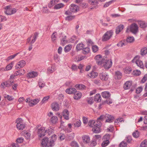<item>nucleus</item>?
Here are the masks:
<instances>
[{
    "label": "nucleus",
    "mask_w": 147,
    "mask_h": 147,
    "mask_svg": "<svg viewBox=\"0 0 147 147\" xmlns=\"http://www.w3.org/2000/svg\"><path fill=\"white\" fill-rule=\"evenodd\" d=\"M104 119H106V122L110 123L113 121L114 118L112 116L107 114L105 115H101L97 118L96 121L94 120L90 121L88 125L90 127H93L92 130L95 133H98L101 130L100 127L102 123L100 120H102Z\"/></svg>",
    "instance_id": "nucleus-1"
},
{
    "label": "nucleus",
    "mask_w": 147,
    "mask_h": 147,
    "mask_svg": "<svg viewBox=\"0 0 147 147\" xmlns=\"http://www.w3.org/2000/svg\"><path fill=\"white\" fill-rule=\"evenodd\" d=\"M57 137L56 135L54 134L49 138L45 137L42 140L41 143L42 146V147H51L54 145Z\"/></svg>",
    "instance_id": "nucleus-2"
},
{
    "label": "nucleus",
    "mask_w": 147,
    "mask_h": 147,
    "mask_svg": "<svg viewBox=\"0 0 147 147\" xmlns=\"http://www.w3.org/2000/svg\"><path fill=\"white\" fill-rule=\"evenodd\" d=\"M5 9H6L5 12L7 15L13 14L15 13L17 11L16 9L12 8L10 5L5 6Z\"/></svg>",
    "instance_id": "nucleus-3"
},
{
    "label": "nucleus",
    "mask_w": 147,
    "mask_h": 147,
    "mask_svg": "<svg viewBox=\"0 0 147 147\" xmlns=\"http://www.w3.org/2000/svg\"><path fill=\"white\" fill-rule=\"evenodd\" d=\"M131 61L133 63H135L137 66L140 68H143L144 65L142 61L139 59L138 56L135 57Z\"/></svg>",
    "instance_id": "nucleus-4"
},
{
    "label": "nucleus",
    "mask_w": 147,
    "mask_h": 147,
    "mask_svg": "<svg viewBox=\"0 0 147 147\" xmlns=\"http://www.w3.org/2000/svg\"><path fill=\"white\" fill-rule=\"evenodd\" d=\"M16 127L17 129L18 130H22L25 127L23 120L21 118H18L16 121Z\"/></svg>",
    "instance_id": "nucleus-5"
},
{
    "label": "nucleus",
    "mask_w": 147,
    "mask_h": 147,
    "mask_svg": "<svg viewBox=\"0 0 147 147\" xmlns=\"http://www.w3.org/2000/svg\"><path fill=\"white\" fill-rule=\"evenodd\" d=\"M113 33V32L112 30L107 31L103 36L102 38V40L105 41L109 39L112 36Z\"/></svg>",
    "instance_id": "nucleus-6"
},
{
    "label": "nucleus",
    "mask_w": 147,
    "mask_h": 147,
    "mask_svg": "<svg viewBox=\"0 0 147 147\" xmlns=\"http://www.w3.org/2000/svg\"><path fill=\"white\" fill-rule=\"evenodd\" d=\"M105 0H89L88 2L90 5L93 6L92 7L90 8V9H92L94 8H96V5H97V4H98L99 2H104Z\"/></svg>",
    "instance_id": "nucleus-7"
},
{
    "label": "nucleus",
    "mask_w": 147,
    "mask_h": 147,
    "mask_svg": "<svg viewBox=\"0 0 147 147\" xmlns=\"http://www.w3.org/2000/svg\"><path fill=\"white\" fill-rule=\"evenodd\" d=\"M48 115L50 117V121L53 124H55L57 122L58 119L57 117L55 116H53V113L51 112H50Z\"/></svg>",
    "instance_id": "nucleus-8"
},
{
    "label": "nucleus",
    "mask_w": 147,
    "mask_h": 147,
    "mask_svg": "<svg viewBox=\"0 0 147 147\" xmlns=\"http://www.w3.org/2000/svg\"><path fill=\"white\" fill-rule=\"evenodd\" d=\"M46 131L47 130L45 129L44 127H42L39 129L37 132L38 136L40 137H41L44 136Z\"/></svg>",
    "instance_id": "nucleus-9"
},
{
    "label": "nucleus",
    "mask_w": 147,
    "mask_h": 147,
    "mask_svg": "<svg viewBox=\"0 0 147 147\" xmlns=\"http://www.w3.org/2000/svg\"><path fill=\"white\" fill-rule=\"evenodd\" d=\"M26 64V62L24 60H21L16 65V68L19 69L24 66Z\"/></svg>",
    "instance_id": "nucleus-10"
},
{
    "label": "nucleus",
    "mask_w": 147,
    "mask_h": 147,
    "mask_svg": "<svg viewBox=\"0 0 147 147\" xmlns=\"http://www.w3.org/2000/svg\"><path fill=\"white\" fill-rule=\"evenodd\" d=\"M138 27L137 25L134 23L131 24L130 27V30L132 33L136 34L138 31Z\"/></svg>",
    "instance_id": "nucleus-11"
},
{
    "label": "nucleus",
    "mask_w": 147,
    "mask_h": 147,
    "mask_svg": "<svg viewBox=\"0 0 147 147\" xmlns=\"http://www.w3.org/2000/svg\"><path fill=\"white\" fill-rule=\"evenodd\" d=\"M110 136L109 135H105L104 136V138L105 139H106V140L103 141L101 144V146L103 147H105L109 144V141L108 140L110 138Z\"/></svg>",
    "instance_id": "nucleus-12"
},
{
    "label": "nucleus",
    "mask_w": 147,
    "mask_h": 147,
    "mask_svg": "<svg viewBox=\"0 0 147 147\" xmlns=\"http://www.w3.org/2000/svg\"><path fill=\"white\" fill-rule=\"evenodd\" d=\"M98 75V73L94 71H91L87 75V77L89 78H96Z\"/></svg>",
    "instance_id": "nucleus-13"
},
{
    "label": "nucleus",
    "mask_w": 147,
    "mask_h": 147,
    "mask_svg": "<svg viewBox=\"0 0 147 147\" xmlns=\"http://www.w3.org/2000/svg\"><path fill=\"white\" fill-rule=\"evenodd\" d=\"M99 76L100 79L102 80H107L109 78V75L106 73H101Z\"/></svg>",
    "instance_id": "nucleus-14"
},
{
    "label": "nucleus",
    "mask_w": 147,
    "mask_h": 147,
    "mask_svg": "<svg viewBox=\"0 0 147 147\" xmlns=\"http://www.w3.org/2000/svg\"><path fill=\"white\" fill-rule=\"evenodd\" d=\"M51 108L53 111H58L59 109V104L57 102H54L51 104Z\"/></svg>",
    "instance_id": "nucleus-15"
},
{
    "label": "nucleus",
    "mask_w": 147,
    "mask_h": 147,
    "mask_svg": "<svg viewBox=\"0 0 147 147\" xmlns=\"http://www.w3.org/2000/svg\"><path fill=\"white\" fill-rule=\"evenodd\" d=\"M70 9L72 12H76L79 10V7L76 5L72 4L70 6Z\"/></svg>",
    "instance_id": "nucleus-16"
},
{
    "label": "nucleus",
    "mask_w": 147,
    "mask_h": 147,
    "mask_svg": "<svg viewBox=\"0 0 147 147\" xmlns=\"http://www.w3.org/2000/svg\"><path fill=\"white\" fill-rule=\"evenodd\" d=\"M122 76V74L119 71H117L115 72L114 78L115 80H120Z\"/></svg>",
    "instance_id": "nucleus-17"
},
{
    "label": "nucleus",
    "mask_w": 147,
    "mask_h": 147,
    "mask_svg": "<svg viewBox=\"0 0 147 147\" xmlns=\"http://www.w3.org/2000/svg\"><path fill=\"white\" fill-rule=\"evenodd\" d=\"M38 73L34 71H32L29 72L27 76V77L28 78H34L37 76Z\"/></svg>",
    "instance_id": "nucleus-18"
},
{
    "label": "nucleus",
    "mask_w": 147,
    "mask_h": 147,
    "mask_svg": "<svg viewBox=\"0 0 147 147\" xmlns=\"http://www.w3.org/2000/svg\"><path fill=\"white\" fill-rule=\"evenodd\" d=\"M69 111L67 109H65L63 111V115L65 119L66 120H68L69 119Z\"/></svg>",
    "instance_id": "nucleus-19"
},
{
    "label": "nucleus",
    "mask_w": 147,
    "mask_h": 147,
    "mask_svg": "<svg viewBox=\"0 0 147 147\" xmlns=\"http://www.w3.org/2000/svg\"><path fill=\"white\" fill-rule=\"evenodd\" d=\"M104 67L106 69H109L111 66L112 65V62L111 60H107L106 62L105 63Z\"/></svg>",
    "instance_id": "nucleus-20"
},
{
    "label": "nucleus",
    "mask_w": 147,
    "mask_h": 147,
    "mask_svg": "<svg viewBox=\"0 0 147 147\" xmlns=\"http://www.w3.org/2000/svg\"><path fill=\"white\" fill-rule=\"evenodd\" d=\"M124 28V26L122 24H120L116 28V34H119Z\"/></svg>",
    "instance_id": "nucleus-21"
},
{
    "label": "nucleus",
    "mask_w": 147,
    "mask_h": 147,
    "mask_svg": "<svg viewBox=\"0 0 147 147\" xmlns=\"http://www.w3.org/2000/svg\"><path fill=\"white\" fill-rule=\"evenodd\" d=\"M39 100L37 98L31 100L29 102V105L30 106H32L36 104L39 102Z\"/></svg>",
    "instance_id": "nucleus-22"
},
{
    "label": "nucleus",
    "mask_w": 147,
    "mask_h": 147,
    "mask_svg": "<svg viewBox=\"0 0 147 147\" xmlns=\"http://www.w3.org/2000/svg\"><path fill=\"white\" fill-rule=\"evenodd\" d=\"M101 95L103 98H106L107 99L110 98V94L109 92L105 91L102 93Z\"/></svg>",
    "instance_id": "nucleus-23"
},
{
    "label": "nucleus",
    "mask_w": 147,
    "mask_h": 147,
    "mask_svg": "<svg viewBox=\"0 0 147 147\" xmlns=\"http://www.w3.org/2000/svg\"><path fill=\"white\" fill-rule=\"evenodd\" d=\"M66 92L69 94H74L76 92V90L74 88H70L67 89L65 90Z\"/></svg>",
    "instance_id": "nucleus-24"
},
{
    "label": "nucleus",
    "mask_w": 147,
    "mask_h": 147,
    "mask_svg": "<svg viewBox=\"0 0 147 147\" xmlns=\"http://www.w3.org/2000/svg\"><path fill=\"white\" fill-rule=\"evenodd\" d=\"M82 96L81 93L79 92H76L74 93V97L75 99L77 100L80 98Z\"/></svg>",
    "instance_id": "nucleus-25"
},
{
    "label": "nucleus",
    "mask_w": 147,
    "mask_h": 147,
    "mask_svg": "<svg viewBox=\"0 0 147 147\" xmlns=\"http://www.w3.org/2000/svg\"><path fill=\"white\" fill-rule=\"evenodd\" d=\"M132 82L130 81L126 82L124 85V88L127 90L129 89L132 85Z\"/></svg>",
    "instance_id": "nucleus-26"
},
{
    "label": "nucleus",
    "mask_w": 147,
    "mask_h": 147,
    "mask_svg": "<svg viewBox=\"0 0 147 147\" xmlns=\"http://www.w3.org/2000/svg\"><path fill=\"white\" fill-rule=\"evenodd\" d=\"M74 136V134L72 133L67 134L66 137V139L67 141H70L73 140Z\"/></svg>",
    "instance_id": "nucleus-27"
},
{
    "label": "nucleus",
    "mask_w": 147,
    "mask_h": 147,
    "mask_svg": "<svg viewBox=\"0 0 147 147\" xmlns=\"http://www.w3.org/2000/svg\"><path fill=\"white\" fill-rule=\"evenodd\" d=\"M82 139L84 142L88 143L90 141V138L89 136L84 135L82 137Z\"/></svg>",
    "instance_id": "nucleus-28"
},
{
    "label": "nucleus",
    "mask_w": 147,
    "mask_h": 147,
    "mask_svg": "<svg viewBox=\"0 0 147 147\" xmlns=\"http://www.w3.org/2000/svg\"><path fill=\"white\" fill-rule=\"evenodd\" d=\"M127 44V42L126 40H124L119 42L117 44V46L119 47H122L123 46H125Z\"/></svg>",
    "instance_id": "nucleus-29"
},
{
    "label": "nucleus",
    "mask_w": 147,
    "mask_h": 147,
    "mask_svg": "<svg viewBox=\"0 0 147 147\" xmlns=\"http://www.w3.org/2000/svg\"><path fill=\"white\" fill-rule=\"evenodd\" d=\"M38 35V34L37 32L34 33V35L32 37V40L30 43V44H32L35 41Z\"/></svg>",
    "instance_id": "nucleus-30"
},
{
    "label": "nucleus",
    "mask_w": 147,
    "mask_h": 147,
    "mask_svg": "<svg viewBox=\"0 0 147 147\" xmlns=\"http://www.w3.org/2000/svg\"><path fill=\"white\" fill-rule=\"evenodd\" d=\"M140 54L143 56L147 53V47H144L141 49L140 50Z\"/></svg>",
    "instance_id": "nucleus-31"
},
{
    "label": "nucleus",
    "mask_w": 147,
    "mask_h": 147,
    "mask_svg": "<svg viewBox=\"0 0 147 147\" xmlns=\"http://www.w3.org/2000/svg\"><path fill=\"white\" fill-rule=\"evenodd\" d=\"M56 70L55 67L54 65H52L51 67H48L47 71L48 73H52Z\"/></svg>",
    "instance_id": "nucleus-32"
},
{
    "label": "nucleus",
    "mask_w": 147,
    "mask_h": 147,
    "mask_svg": "<svg viewBox=\"0 0 147 147\" xmlns=\"http://www.w3.org/2000/svg\"><path fill=\"white\" fill-rule=\"evenodd\" d=\"M72 47V45L70 44L66 45L64 49V51L65 52H67L69 51Z\"/></svg>",
    "instance_id": "nucleus-33"
},
{
    "label": "nucleus",
    "mask_w": 147,
    "mask_h": 147,
    "mask_svg": "<svg viewBox=\"0 0 147 147\" xmlns=\"http://www.w3.org/2000/svg\"><path fill=\"white\" fill-rule=\"evenodd\" d=\"M94 59L96 60L97 64H99L100 63V61L102 59V57L100 55H98L95 56Z\"/></svg>",
    "instance_id": "nucleus-34"
},
{
    "label": "nucleus",
    "mask_w": 147,
    "mask_h": 147,
    "mask_svg": "<svg viewBox=\"0 0 147 147\" xmlns=\"http://www.w3.org/2000/svg\"><path fill=\"white\" fill-rule=\"evenodd\" d=\"M95 101L97 102H100L101 100V97L100 94H96L94 97Z\"/></svg>",
    "instance_id": "nucleus-35"
},
{
    "label": "nucleus",
    "mask_w": 147,
    "mask_h": 147,
    "mask_svg": "<svg viewBox=\"0 0 147 147\" xmlns=\"http://www.w3.org/2000/svg\"><path fill=\"white\" fill-rule=\"evenodd\" d=\"M63 6L64 4H63L60 3L55 5L54 7V9H59L63 7Z\"/></svg>",
    "instance_id": "nucleus-36"
},
{
    "label": "nucleus",
    "mask_w": 147,
    "mask_h": 147,
    "mask_svg": "<svg viewBox=\"0 0 147 147\" xmlns=\"http://www.w3.org/2000/svg\"><path fill=\"white\" fill-rule=\"evenodd\" d=\"M13 81L12 80H9L7 82H5V86L6 87H9L12 85V84L13 83Z\"/></svg>",
    "instance_id": "nucleus-37"
},
{
    "label": "nucleus",
    "mask_w": 147,
    "mask_h": 147,
    "mask_svg": "<svg viewBox=\"0 0 147 147\" xmlns=\"http://www.w3.org/2000/svg\"><path fill=\"white\" fill-rule=\"evenodd\" d=\"M84 45L83 44L79 43L78 44L76 47V49L78 51L83 49Z\"/></svg>",
    "instance_id": "nucleus-38"
},
{
    "label": "nucleus",
    "mask_w": 147,
    "mask_h": 147,
    "mask_svg": "<svg viewBox=\"0 0 147 147\" xmlns=\"http://www.w3.org/2000/svg\"><path fill=\"white\" fill-rule=\"evenodd\" d=\"M140 26L141 28H145L147 27V24L145 22L142 21H140L139 22Z\"/></svg>",
    "instance_id": "nucleus-39"
},
{
    "label": "nucleus",
    "mask_w": 147,
    "mask_h": 147,
    "mask_svg": "<svg viewBox=\"0 0 147 147\" xmlns=\"http://www.w3.org/2000/svg\"><path fill=\"white\" fill-rule=\"evenodd\" d=\"M50 97L49 96L45 97L42 100V101L41 102V103L42 104H43L47 102L48 100L50 98Z\"/></svg>",
    "instance_id": "nucleus-40"
},
{
    "label": "nucleus",
    "mask_w": 147,
    "mask_h": 147,
    "mask_svg": "<svg viewBox=\"0 0 147 147\" xmlns=\"http://www.w3.org/2000/svg\"><path fill=\"white\" fill-rule=\"evenodd\" d=\"M132 74L134 75L138 76H139L141 74V71L140 70H134L132 72Z\"/></svg>",
    "instance_id": "nucleus-41"
},
{
    "label": "nucleus",
    "mask_w": 147,
    "mask_h": 147,
    "mask_svg": "<svg viewBox=\"0 0 147 147\" xmlns=\"http://www.w3.org/2000/svg\"><path fill=\"white\" fill-rule=\"evenodd\" d=\"M87 101L88 104L91 105L93 103L94 101L93 98L92 97L88 98L87 99Z\"/></svg>",
    "instance_id": "nucleus-42"
},
{
    "label": "nucleus",
    "mask_w": 147,
    "mask_h": 147,
    "mask_svg": "<svg viewBox=\"0 0 147 147\" xmlns=\"http://www.w3.org/2000/svg\"><path fill=\"white\" fill-rule=\"evenodd\" d=\"M134 40V38L133 37H129L127 38L126 41L127 42L131 43L133 42Z\"/></svg>",
    "instance_id": "nucleus-43"
},
{
    "label": "nucleus",
    "mask_w": 147,
    "mask_h": 147,
    "mask_svg": "<svg viewBox=\"0 0 147 147\" xmlns=\"http://www.w3.org/2000/svg\"><path fill=\"white\" fill-rule=\"evenodd\" d=\"M38 86L41 89L45 86V84L44 82L41 80H40L38 82Z\"/></svg>",
    "instance_id": "nucleus-44"
},
{
    "label": "nucleus",
    "mask_w": 147,
    "mask_h": 147,
    "mask_svg": "<svg viewBox=\"0 0 147 147\" xmlns=\"http://www.w3.org/2000/svg\"><path fill=\"white\" fill-rule=\"evenodd\" d=\"M107 60H105V59H102L100 61V63L98 64L101 65V66H104L106 61Z\"/></svg>",
    "instance_id": "nucleus-45"
},
{
    "label": "nucleus",
    "mask_w": 147,
    "mask_h": 147,
    "mask_svg": "<svg viewBox=\"0 0 147 147\" xmlns=\"http://www.w3.org/2000/svg\"><path fill=\"white\" fill-rule=\"evenodd\" d=\"M76 86L77 88L81 90H83L86 88V86L83 84L77 85Z\"/></svg>",
    "instance_id": "nucleus-46"
},
{
    "label": "nucleus",
    "mask_w": 147,
    "mask_h": 147,
    "mask_svg": "<svg viewBox=\"0 0 147 147\" xmlns=\"http://www.w3.org/2000/svg\"><path fill=\"white\" fill-rule=\"evenodd\" d=\"M147 146V140L146 139L143 141L141 144V147H146Z\"/></svg>",
    "instance_id": "nucleus-47"
},
{
    "label": "nucleus",
    "mask_w": 147,
    "mask_h": 147,
    "mask_svg": "<svg viewBox=\"0 0 147 147\" xmlns=\"http://www.w3.org/2000/svg\"><path fill=\"white\" fill-rule=\"evenodd\" d=\"M70 144L72 147H79V146L77 143L74 141H72L71 143Z\"/></svg>",
    "instance_id": "nucleus-48"
},
{
    "label": "nucleus",
    "mask_w": 147,
    "mask_h": 147,
    "mask_svg": "<svg viewBox=\"0 0 147 147\" xmlns=\"http://www.w3.org/2000/svg\"><path fill=\"white\" fill-rule=\"evenodd\" d=\"M147 80V74H145L141 81V83H144Z\"/></svg>",
    "instance_id": "nucleus-49"
},
{
    "label": "nucleus",
    "mask_w": 147,
    "mask_h": 147,
    "mask_svg": "<svg viewBox=\"0 0 147 147\" xmlns=\"http://www.w3.org/2000/svg\"><path fill=\"white\" fill-rule=\"evenodd\" d=\"M19 53H16L15 54H14L13 55H11L9 57H8L7 60V61H9L11 59L13 58H14Z\"/></svg>",
    "instance_id": "nucleus-50"
},
{
    "label": "nucleus",
    "mask_w": 147,
    "mask_h": 147,
    "mask_svg": "<svg viewBox=\"0 0 147 147\" xmlns=\"http://www.w3.org/2000/svg\"><path fill=\"white\" fill-rule=\"evenodd\" d=\"M81 125V122L80 120L76 121V122L74 123V125L75 127H79Z\"/></svg>",
    "instance_id": "nucleus-51"
},
{
    "label": "nucleus",
    "mask_w": 147,
    "mask_h": 147,
    "mask_svg": "<svg viewBox=\"0 0 147 147\" xmlns=\"http://www.w3.org/2000/svg\"><path fill=\"white\" fill-rule=\"evenodd\" d=\"M92 51L94 52H96L98 50V47L96 45H93L92 47Z\"/></svg>",
    "instance_id": "nucleus-52"
},
{
    "label": "nucleus",
    "mask_w": 147,
    "mask_h": 147,
    "mask_svg": "<svg viewBox=\"0 0 147 147\" xmlns=\"http://www.w3.org/2000/svg\"><path fill=\"white\" fill-rule=\"evenodd\" d=\"M96 140L94 139L91 141L90 145L92 147H94L96 145Z\"/></svg>",
    "instance_id": "nucleus-53"
},
{
    "label": "nucleus",
    "mask_w": 147,
    "mask_h": 147,
    "mask_svg": "<svg viewBox=\"0 0 147 147\" xmlns=\"http://www.w3.org/2000/svg\"><path fill=\"white\" fill-rule=\"evenodd\" d=\"M75 18L74 16H69L65 18V20L68 21H70L73 19Z\"/></svg>",
    "instance_id": "nucleus-54"
},
{
    "label": "nucleus",
    "mask_w": 147,
    "mask_h": 147,
    "mask_svg": "<svg viewBox=\"0 0 147 147\" xmlns=\"http://www.w3.org/2000/svg\"><path fill=\"white\" fill-rule=\"evenodd\" d=\"M5 98L9 101H11L14 98L12 96H10L9 95H6L5 96Z\"/></svg>",
    "instance_id": "nucleus-55"
},
{
    "label": "nucleus",
    "mask_w": 147,
    "mask_h": 147,
    "mask_svg": "<svg viewBox=\"0 0 147 147\" xmlns=\"http://www.w3.org/2000/svg\"><path fill=\"white\" fill-rule=\"evenodd\" d=\"M133 136L135 138H138L139 136V132L137 130L136 131L133 133Z\"/></svg>",
    "instance_id": "nucleus-56"
},
{
    "label": "nucleus",
    "mask_w": 147,
    "mask_h": 147,
    "mask_svg": "<svg viewBox=\"0 0 147 147\" xmlns=\"http://www.w3.org/2000/svg\"><path fill=\"white\" fill-rule=\"evenodd\" d=\"M13 63V62H11L10 64L7 65L6 67V70H10L13 67L12 65Z\"/></svg>",
    "instance_id": "nucleus-57"
},
{
    "label": "nucleus",
    "mask_w": 147,
    "mask_h": 147,
    "mask_svg": "<svg viewBox=\"0 0 147 147\" xmlns=\"http://www.w3.org/2000/svg\"><path fill=\"white\" fill-rule=\"evenodd\" d=\"M24 138L22 137L18 138L16 140V142L18 143H21L23 142Z\"/></svg>",
    "instance_id": "nucleus-58"
},
{
    "label": "nucleus",
    "mask_w": 147,
    "mask_h": 147,
    "mask_svg": "<svg viewBox=\"0 0 147 147\" xmlns=\"http://www.w3.org/2000/svg\"><path fill=\"white\" fill-rule=\"evenodd\" d=\"M55 4V3L54 1V0H51L48 4V7L49 8H51Z\"/></svg>",
    "instance_id": "nucleus-59"
},
{
    "label": "nucleus",
    "mask_w": 147,
    "mask_h": 147,
    "mask_svg": "<svg viewBox=\"0 0 147 147\" xmlns=\"http://www.w3.org/2000/svg\"><path fill=\"white\" fill-rule=\"evenodd\" d=\"M90 50V49L88 47H86L83 49V53L84 54L88 53L89 52Z\"/></svg>",
    "instance_id": "nucleus-60"
},
{
    "label": "nucleus",
    "mask_w": 147,
    "mask_h": 147,
    "mask_svg": "<svg viewBox=\"0 0 147 147\" xmlns=\"http://www.w3.org/2000/svg\"><path fill=\"white\" fill-rule=\"evenodd\" d=\"M127 145V143L125 141H123L120 144L119 147H126Z\"/></svg>",
    "instance_id": "nucleus-61"
},
{
    "label": "nucleus",
    "mask_w": 147,
    "mask_h": 147,
    "mask_svg": "<svg viewBox=\"0 0 147 147\" xmlns=\"http://www.w3.org/2000/svg\"><path fill=\"white\" fill-rule=\"evenodd\" d=\"M24 136L27 139H29L31 136L30 134L28 132L25 133Z\"/></svg>",
    "instance_id": "nucleus-62"
},
{
    "label": "nucleus",
    "mask_w": 147,
    "mask_h": 147,
    "mask_svg": "<svg viewBox=\"0 0 147 147\" xmlns=\"http://www.w3.org/2000/svg\"><path fill=\"white\" fill-rule=\"evenodd\" d=\"M53 130L51 127H50L47 131V133L48 135H50L51 134H52L53 133Z\"/></svg>",
    "instance_id": "nucleus-63"
},
{
    "label": "nucleus",
    "mask_w": 147,
    "mask_h": 147,
    "mask_svg": "<svg viewBox=\"0 0 147 147\" xmlns=\"http://www.w3.org/2000/svg\"><path fill=\"white\" fill-rule=\"evenodd\" d=\"M113 1H109L108 2L106 3L104 6V7H108L109 6L110 4H111L113 2Z\"/></svg>",
    "instance_id": "nucleus-64"
}]
</instances>
